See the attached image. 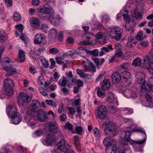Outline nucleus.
I'll return each instance as SVG.
<instances>
[{
  "mask_svg": "<svg viewBox=\"0 0 153 153\" xmlns=\"http://www.w3.org/2000/svg\"><path fill=\"white\" fill-rule=\"evenodd\" d=\"M130 129L128 130V131H123L122 133V138L123 140L125 141L126 143H123V144L127 145L128 144V142L130 144H133L134 148V149H136V147L139 146L140 144L143 143L145 141L146 138V135L145 131L143 132H139L143 134L144 137L143 139L142 140H139L138 141H136L132 140L130 138Z\"/></svg>",
  "mask_w": 153,
  "mask_h": 153,
  "instance_id": "1",
  "label": "nucleus"
},
{
  "mask_svg": "<svg viewBox=\"0 0 153 153\" xmlns=\"http://www.w3.org/2000/svg\"><path fill=\"white\" fill-rule=\"evenodd\" d=\"M103 143L106 148V153H116V142L114 139L110 137H106L103 140Z\"/></svg>",
  "mask_w": 153,
  "mask_h": 153,
  "instance_id": "2",
  "label": "nucleus"
},
{
  "mask_svg": "<svg viewBox=\"0 0 153 153\" xmlns=\"http://www.w3.org/2000/svg\"><path fill=\"white\" fill-rule=\"evenodd\" d=\"M109 36L116 40H119L121 38L123 34V30L118 27H109L108 28Z\"/></svg>",
  "mask_w": 153,
  "mask_h": 153,
  "instance_id": "3",
  "label": "nucleus"
},
{
  "mask_svg": "<svg viewBox=\"0 0 153 153\" xmlns=\"http://www.w3.org/2000/svg\"><path fill=\"white\" fill-rule=\"evenodd\" d=\"M14 86L13 81L11 79H5L4 81V91L5 94L8 96L12 95L13 92L12 87Z\"/></svg>",
  "mask_w": 153,
  "mask_h": 153,
  "instance_id": "4",
  "label": "nucleus"
},
{
  "mask_svg": "<svg viewBox=\"0 0 153 153\" xmlns=\"http://www.w3.org/2000/svg\"><path fill=\"white\" fill-rule=\"evenodd\" d=\"M102 127H104V131L106 134L109 132L113 135L116 133V127L114 124L112 122L105 121L102 124Z\"/></svg>",
  "mask_w": 153,
  "mask_h": 153,
  "instance_id": "5",
  "label": "nucleus"
},
{
  "mask_svg": "<svg viewBox=\"0 0 153 153\" xmlns=\"http://www.w3.org/2000/svg\"><path fill=\"white\" fill-rule=\"evenodd\" d=\"M52 14L51 13V10L46 7H43L39 10L38 13L39 16L43 19H48Z\"/></svg>",
  "mask_w": 153,
  "mask_h": 153,
  "instance_id": "6",
  "label": "nucleus"
},
{
  "mask_svg": "<svg viewBox=\"0 0 153 153\" xmlns=\"http://www.w3.org/2000/svg\"><path fill=\"white\" fill-rule=\"evenodd\" d=\"M142 68L146 70H148L150 74L153 75V63L151 62L149 57L146 56L143 59Z\"/></svg>",
  "mask_w": 153,
  "mask_h": 153,
  "instance_id": "7",
  "label": "nucleus"
},
{
  "mask_svg": "<svg viewBox=\"0 0 153 153\" xmlns=\"http://www.w3.org/2000/svg\"><path fill=\"white\" fill-rule=\"evenodd\" d=\"M34 42L36 45L43 46L46 44V40L44 35L41 33L36 34L34 37Z\"/></svg>",
  "mask_w": 153,
  "mask_h": 153,
  "instance_id": "8",
  "label": "nucleus"
},
{
  "mask_svg": "<svg viewBox=\"0 0 153 153\" xmlns=\"http://www.w3.org/2000/svg\"><path fill=\"white\" fill-rule=\"evenodd\" d=\"M124 122L130 125L129 129L131 131L143 132L144 130H142L141 128H137V126L133 124V121L132 119L125 118L124 119Z\"/></svg>",
  "mask_w": 153,
  "mask_h": 153,
  "instance_id": "9",
  "label": "nucleus"
},
{
  "mask_svg": "<svg viewBox=\"0 0 153 153\" xmlns=\"http://www.w3.org/2000/svg\"><path fill=\"white\" fill-rule=\"evenodd\" d=\"M107 109L106 106L103 105L100 106L97 110V117L100 119H104L107 113Z\"/></svg>",
  "mask_w": 153,
  "mask_h": 153,
  "instance_id": "10",
  "label": "nucleus"
},
{
  "mask_svg": "<svg viewBox=\"0 0 153 153\" xmlns=\"http://www.w3.org/2000/svg\"><path fill=\"white\" fill-rule=\"evenodd\" d=\"M107 97V98L106 100V102L118 105V102L117 99V98L115 97V95L113 92H108Z\"/></svg>",
  "mask_w": 153,
  "mask_h": 153,
  "instance_id": "11",
  "label": "nucleus"
},
{
  "mask_svg": "<svg viewBox=\"0 0 153 153\" xmlns=\"http://www.w3.org/2000/svg\"><path fill=\"white\" fill-rule=\"evenodd\" d=\"M37 113V117L39 120L43 122L46 121L48 117L45 112L42 109H39Z\"/></svg>",
  "mask_w": 153,
  "mask_h": 153,
  "instance_id": "12",
  "label": "nucleus"
},
{
  "mask_svg": "<svg viewBox=\"0 0 153 153\" xmlns=\"http://www.w3.org/2000/svg\"><path fill=\"white\" fill-rule=\"evenodd\" d=\"M140 90L141 92L146 93L145 97L147 100L150 101L152 99V97L151 96V93L150 91L147 89L146 86L144 85H141Z\"/></svg>",
  "mask_w": 153,
  "mask_h": 153,
  "instance_id": "13",
  "label": "nucleus"
},
{
  "mask_svg": "<svg viewBox=\"0 0 153 153\" xmlns=\"http://www.w3.org/2000/svg\"><path fill=\"white\" fill-rule=\"evenodd\" d=\"M11 118L12 122L15 124H19L21 122L22 119L21 115L19 112L16 113L15 114L12 115Z\"/></svg>",
  "mask_w": 153,
  "mask_h": 153,
  "instance_id": "14",
  "label": "nucleus"
},
{
  "mask_svg": "<svg viewBox=\"0 0 153 153\" xmlns=\"http://www.w3.org/2000/svg\"><path fill=\"white\" fill-rule=\"evenodd\" d=\"M50 22L53 25L57 26L59 24V20L60 19V16L59 15H57L55 16L54 15L52 14L48 19Z\"/></svg>",
  "mask_w": 153,
  "mask_h": 153,
  "instance_id": "15",
  "label": "nucleus"
},
{
  "mask_svg": "<svg viewBox=\"0 0 153 153\" xmlns=\"http://www.w3.org/2000/svg\"><path fill=\"white\" fill-rule=\"evenodd\" d=\"M65 140L62 139L61 140L57 143V146L58 149L62 152L66 153L68 151V149L65 147Z\"/></svg>",
  "mask_w": 153,
  "mask_h": 153,
  "instance_id": "16",
  "label": "nucleus"
},
{
  "mask_svg": "<svg viewBox=\"0 0 153 153\" xmlns=\"http://www.w3.org/2000/svg\"><path fill=\"white\" fill-rule=\"evenodd\" d=\"M136 80L140 84H142L145 86V80L144 79V74L143 73L139 72L136 75Z\"/></svg>",
  "mask_w": 153,
  "mask_h": 153,
  "instance_id": "17",
  "label": "nucleus"
},
{
  "mask_svg": "<svg viewBox=\"0 0 153 153\" xmlns=\"http://www.w3.org/2000/svg\"><path fill=\"white\" fill-rule=\"evenodd\" d=\"M6 112L7 114L10 115L11 117L12 116V115L17 112L16 108L14 105H9L6 109Z\"/></svg>",
  "mask_w": 153,
  "mask_h": 153,
  "instance_id": "18",
  "label": "nucleus"
},
{
  "mask_svg": "<svg viewBox=\"0 0 153 153\" xmlns=\"http://www.w3.org/2000/svg\"><path fill=\"white\" fill-rule=\"evenodd\" d=\"M113 49L112 46L111 45H107L105 47H103L100 49L101 51L99 53L100 56H102L105 54V53L109 52L110 50Z\"/></svg>",
  "mask_w": 153,
  "mask_h": 153,
  "instance_id": "19",
  "label": "nucleus"
},
{
  "mask_svg": "<svg viewBox=\"0 0 153 153\" xmlns=\"http://www.w3.org/2000/svg\"><path fill=\"white\" fill-rule=\"evenodd\" d=\"M30 22L31 26L34 28H37L39 26L40 22L37 18L32 17L30 19Z\"/></svg>",
  "mask_w": 153,
  "mask_h": 153,
  "instance_id": "20",
  "label": "nucleus"
},
{
  "mask_svg": "<svg viewBox=\"0 0 153 153\" xmlns=\"http://www.w3.org/2000/svg\"><path fill=\"white\" fill-rule=\"evenodd\" d=\"M41 106V104L37 100H33L30 106V109L33 112H35L37 109Z\"/></svg>",
  "mask_w": 153,
  "mask_h": 153,
  "instance_id": "21",
  "label": "nucleus"
},
{
  "mask_svg": "<svg viewBox=\"0 0 153 153\" xmlns=\"http://www.w3.org/2000/svg\"><path fill=\"white\" fill-rule=\"evenodd\" d=\"M112 81L114 83H117L119 82L121 79L120 73L116 72L113 73L111 76Z\"/></svg>",
  "mask_w": 153,
  "mask_h": 153,
  "instance_id": "22",
  "label": "nucleus"
},
{
  "mask_svg": "<svg viewBox=\"0 0 153 153\" xmlns=\"http://www.w3.org/2000/svg\"><path fill=\"white\" fill-rule=\"evenodd\" d=\"M19 94L23 102H29L31 101V98L27 94L21 92Z\"/></svg>",
  "mask_w": 153,
  "mask_h": 153,
  "instance_id": "23",
  "label": "nucleus"
},
{
  "mask_svg": "<svg viewBox=\"0 0 153 153\" xmlns=\"http://www.w3.org/2000/svg\"><path fill=\"white\" fill-rule=\"evenodd\" d=\"M110 85V82L108 80L104 79L102 82L101 88L104 90H107L109 88Z\"/></svg>",
  "mask_w": 153,
  "mask_h": 153,
  "instance_id": "24",
  "label": "nucleus"
},
{
  "mask_svg": "<svg viewBox=\"0 0 153 153\" xmlns=\"http://www.w3.org/2000/svg\"><path fill=\"white\" fill-rule=\"evenodd\" d=\"M82 28L85 32V33L82 35V37L84 38H86V39H90L91 36H92V35L87 32L89 30V27L88 26H84L82 27Z\"/></svg>",
  "mask_w": 153,
  "mask_h": 153,
  "instance_id": "25",
  "label": "nucleus"
},
{
  "mask_svg": "<svg viewBox=\"0 0 153 153\" xmlns=\"http://www.w3.org/2000/svg\"><path fill=\"white\" fill-rule=\"evenodd\" d=\"M120 111L121 114L126 115L131 114L133 113V110L131 108H122Z\"/></svg>",
  "mask_w": 153,
  "mask_h": 153,
  "instance_id": "26",
  "label": "nucleus"
},
{
  "mask_svg": "<svg viewBox=\"0 0 153 153\" xmlns=\"http://www.w3.org/2000/svg\"><path fill=\"white\" fill-rule=\"evenodd\" d=\"M49 128L51 131V132L54 134H61L60 131L58 129L56 126L53 124H50L49 126Z\"/></svg>",
  "mask_w": 153,
  "mask_h": 153,
  "instance_id": "27",
  "label": "nucleus"
},
{
  "mask_svg": "<svg viewBox=\"0 0 153 153\" xmlns=\"http://www.w3.org/2000/svg\"><path fill=\"white\" fill-rule=\"evenodd\" d=\"M122 77L124 79V81L126 82L130 78V74L127 71H124L121 73Z\"/></svg>",
  "mask_w": 153,
  "mask_h": 153,
  "instance_id": "28",
  "label": "nucleus"
},
{
  "mask_svg": "<svg viewBox=\"0 0 153 153\" xmlns=\"http://www.w3.org/2000/svg\"><path fill=\"white\" fill-rule=\"evenodd\" d=\"M142 63L141 59L139 57H137L133 60L132 65L135 67L139 66L141 65Z\"/></svg>",
  "mask_w": 153,
  "mask_h": 153,
  "instance_id": "29",
  "label": "nucleus"
},
{
  "mask_svg": "<svg viewBox=\"0 0 153 153\" xmlns=\"http://www.w3.org/2000/svg\"><path fill=\"white\" fill-rule=\"evenodd\" d=\"M53 140V138L52 134H48L47 135L45 142L47 145L51 146Z\"/></svg>",
  "mask_w": 153,
  "mask_h": 153,
  "instance_id": "30",
  "label": "nucleus"
},
{
  "mask_svg": "<svg viewBox=\"0 0 153 153\" xmlns=\"http://www.w3.org/2000/svg\"><path fill=\"white\" fill-rule=\"evenodd\" d=\"M57 33L58 32L56 29L52 28L49 30V36L52 39H55L57 37Z\"/></svg>",
  "mask_w": 153,
  "mask_h": 153,
  "instance_id": "31",
  "label": "nucleus"
},
{
  "mask_svg": "<svg viewBox=\"0 0 153 153\" xmlns=\"http://www.w3.org/2000/svg\"><path fill=\"white\" fill-rule=\"evenodd\" d=\"M74 141L75 146L77 150L79 151H80L81 146L79 142V137L75 136H74Z\"/></svg>",
  "mask_w": 153,
  "mask_h": 153,
  "instance_id": "32",
  "label": "nucleus"
},
{
  "mask_svg": "<svg viewBox=\"0 0 153 153\" xmlns=\"http://www.w3.org/2000/svg\"><path fill=\"white\" fill-rule=\"evenodd\" d=\"M100 88H98L97 91V96L103 98L105 96V91Z\"/></svg>",
  "mask_w": 153,
  "mask_h": 153,
  "instance_id": "33",
  "label": "nucleus"
},
{
  "mask_svg": "<svg viewBox=\"0 0 153 153\" xmlns=\"http://www.w3.org/2000/svg\"><path fill=\"white\" fill-rule=\"evenodd\" d=\"M19 62L22 63L25 61V54L23 51L20 50L19 51Z\"/></svg>",
  "mask_w": 153,
  "mask_h": 153,
  "instance_id": "34",
  "label": "nucleus"
},
{
  "mask_svg": "<svg viewBox=\"0 0 153 153\" xmlns=\"http://www.w3.org/2000/svg\"><path fill=\"white\" fill-rule=\"evenodd\" d=\"M76 73L80 76L81 78H84L88 76L85 73V71H83L81 69H78L76 70Z\"/></svg>",
  "mask_w": 153,
  "mask_h": 153,
  "instance_id": "35",
  "label": "nucleus"
},
{
  "mask_svg": "<svg viewBox=\"0 0 153 153\" xmlns=\"http://www.w3.org/2000/svg\"><path fill=\"white\" fill-rule=\"evenodd\" d=\"M90 63V62L87 59H86V61H82V64L85 71H87L89 70L88 66H89Z\"/></svg>",
  "mask_w": 153,
  "mask_h": 153,
  "instance_id": "36",
  "label": "nucleus"
},
{
  "mask_svg": "<svg viewBox=\"0 0 153 153\" xmlns=\"http://www.w3.org/2000/svg\"><path fill=\"white\" fill-rule=\"evenodd\" d=\"M143 31L140 30L135 36V38L138 41H140L144 39Z\"/></svg>",
  "mask_w": 153,
  "mask_h": 153,
  "instance_id": "37",
  "label": "nucleus"
},
{
  "mask_svg": "<svg viewBox=\"0 0 153 153\" xmlns=\"http://www.w3.org/2000/svg\"><path fill=\"white\" fill-rule=\"evenodd\" d=\"M147 85L149 88L150 90H153V77H151L148 80V82L147 83Z\"/></svg>",
  "mask_w": 153,
  "mask_h": 153,
  "instance_id": "38",
  "label": "nucleus"
},
{
  "mask_svg": "<svg viewBox=\"0 0 153 153\" xmlns=\"http://www.w3.org/2000/svg\"><path fill=\"white\" fill-rule=\"evenodd\" d=\"M3 69L10 73H15L16 72V69L11 67H4L3 68Z\"/></svg>",
  "mask_w": 153,
  "mask_h": 153,
  "instance_id": "39",
  "label": "nucleus"
},
{
  "mask_svg": "<svg viewBox=\"0 0 153 153\" xmlns=\"http://www.w3.org/2000/svg\"><path fill=\"white\" fill-rule=\"evenodd\" d=\"M55 60L56 63L59 65L63 64L65 61L63 57H57L56 58Z\"/></svg>",
  "mask_w": 153,
  "mask_h": 153,
  "instance_id": "40",
  "label": "nucleus"
},
{
  "mask_svg": "<svg viewBox=\"0 0 153 153\" xmlns=\"http://www.w3.org/2000/svg\"><path fill=\"white\" fill-rule=\"evenodd\" d=\"M21 17L20 14L17 12H15L13 15V19L15 21H18L20 20Z\"/></svg>",
  "mask_w": 153,
  "mask_h": 153,
  "instance_id": "41",
  "label": "nucleus"
},
{
  "mask_svg": "<svg viewBox=\"0 0 153 153\" xmlns=\"http://www.w3.org/2000/svg\"><path fill=\"white\" fill-rule=\"evenodd\" d=\"M124 96L127 98H129L131 96V91L130 90L127 89L125 91L124 93Z\"/></svg>",
  "mask_w": 153,
  "mask_h": 153,
  "instance_id": "42",
  "label": "nucleus"
},
{
  "mask_svg": "<svg viewBox=\"0 0 153 153\" xmlns=\"http://www.w3.org/2000/svg\"><path fill=\"white\" fill-rule=\"evenodd\" d=\"M143 15L140 13L137 10H135L134 11V16L135 18L137 19H141L142 18Z\"/></svg>",
  "mask_w": 153,
  "mask_h": 153,
  "instance_id": "43",
  "label": "nucleus"
},
{
  "mask_svg": "<svg viewBox=\"0 0 153 153\" xmlns=\"http://www.w3.org/2000/svg\"><path fill=\"white\" fill-rule=\"evenodd\" d=\"M59 84L61 86L65 87L66 85L67 81L65 79H61L58 82Z\"/></svg>",
  "mask_w": 153,
  "mask_h": 153,
  "instance_id": "44",
  "label": "nucleus"
},
{
  "mask_svg": "<svg viewBox=\"0 0 153 153\" xmlns=\"http://www.w3.org/2000/svg\"><path fill=\"white\" fill-rule=\"evenodd\" d=\"M73 125L71 123L67 122L65 124V129L71 131L73 129Z\"/></svg>",
  "mask_w": 153,
  "mask_h": 153,
  "instance_id": "45",
  "label": "nucleus"
},
{
  "mask_svg": "<svg viewBox=\"0 0 153 153\" xmlns=\"http://www.w3.org/2000/svg\"><path fill=\"white\" fill-rule=\"evenodd\" d=\"M45 82V81L43 79V77L42 76H40L37 81L38 84L39 85H43Z\"/></svg>",
  "mask_w": 153,
  "mask_h": 153,
  "instance_id": "46",
  "label": "nucleus"
},
{
  "mask_svg": "<svg viewBox=\"0 0 153 153\" xmlns=\"http://www.w3.org/2000/svg\"><path fill=\"white\" fill-rule=\"evenodd\" d=\"M39 90L42 95L45 96L47 95L48 94L46 92V91L44 88L40 87L39 88Z\"/></svg>",
  "mask_w": 153,
  "mask_h": 153,
  "instance_id": "47",
  "label": "nucleus"
},
{
  "mask_svg": "<svg viewBox=\"0 0 153 153\" xmlns=\"http://www.w3.org/2000/svg\"><path fill=\"white\" fill-rule=\"evenodd\" d=\"M41 29L44 32H46L48 30V27L46 24H42L41 26Z\"/></svg>",
  "mask_w": 153,
  "mask_h": 153,
  "instance_id": "48",
  "label": "nucleus"
},
{
  "mask_svg": "<svg viewBox=\"0 0 153 153\" xmlns=\"http://www.w3.org/2000/svg\"><path fill=\"white\" fill-rule=\"evenodd\" d=\"M15 27L17 30L20 33H21L23 28L22 25V24L18 25H16Z\"/></svg>",
  "mask_w": 153,
  "mask_h": 153,
  "instance_id": "49",
  "label": "nucleus"
},
{
  "mask_svg": "<svg viewBox=\"0 0 153 153\" xmlns=\"http://www.w3.org/2000/svg\"><path fill=\"white\" fill-rule=\"evenodd\" d=\"M103 33L100 32L96 35V37L98 39H101L103 41Z\"/></svg>",
  "mask_w": 153,
  "mask_h": 153,
  "instance_id": "50",
  "label": "nucleus"
},
{
  "mask_svg": "<svg viewBox=\"0 0 153 153\" xmlns=\"http://www.w3.org/2000/svg\"><path fill=\"white\" fill-rule=\"evenodd\" d=\"M49 52L50 53L53 54H56L58 52V50L56 48H53L49 49Z\"/></svg>",
  "mask_w": 153,
  "mask_h": 153,
  "instance_id": "51",
  "label": "nucleus"
},
{
  "mask_svg": "<svg viewBox=\"0 0 153 153\" xmlns=\"http://www.w3.org/2000/svg\"><path fill=\"white\" fill-rule=\"evenodd\" d=\"M41 61L44 67L46 68L48 66V62L44 57H43L41 59Z\"/></svg>",
  "mask_w": 153,
  "mask_h": 153,
  "instance_id": "52",
  "label": "nucleus"
},
{
  "mask_svg": "<svg viewBox=\"0 0 153 153\" xmlns=\"http://www.w3.org/2000/svg\"><path fill=\"white\" fill-rule=\"evenodd\" d=\"M123 19L125 20L127 22L129 23V22L130 20V16L127 14H124L123 15Z\"/></svg>",
  "mask_w": 153,
  "mask_h": 153,
  "instance_id": "53",
  "label": "nucleus"
},
{
  "mask_svg": "<svg viewBox=\"0 0 153 153\" xmlns=\"http://www.w3.org/2000/svg\"><path fill=\"white\" fill-rule=\"evenodd\" d=\"M123 55L122 51H116L115 56L117 58H120Z\"/></svg>",
  "mask_w": 153,
  "mask_h": 153,
  "instance_id": "54",
  "label": "nucleus"
},
{
  "mask_svg": "<svg viewBox=\"0 0 153 153\" xmlns=\"http://www.w3.org/2000/svg\"><path fill=\"white\" fill-rule=\"evenodd\" d=\"M129 23L126 22L125 25V27L126 29L128 31H133V28L132 27H129Z\"/></svg>",
  "mask_w": 153,
  "mask_h": 153,
  "instance_id": "55",
  "label": "nucleus"
},
{
  "mask_svg": "<svg viewBox=\"0 0 153 153\" xmlns=\"http://www.w3.org/2000/svg\"><path fill=\"white\" fill-rule=\"evenodd\" d=\"M76 132L78 134H79L82 131V128L81 126H77L75 128Z\"/></svg>",
  "mask_w": 153,
  "mask_h": 153,
  "instance_id": "56",
  "label": "nucleus"
},
{
  "mask_svg": "<svg viewBox=\"0 0 153 153\" xmlns=\"http://www.w3.org/2000/svg\"><path fill=\"white\" fill-rule=\"evenodd\" d=\"M20 39L22 40L25 44L26 43L27 38L25 35L24 34H22L21 36L20 37Z\"/></svg>",
  "mask_w": 153,
  "mask_h": 153,
  "instance_id": "57",
  "label": "nucleus"
},
{
  "mask_svg": "<svg viewBox=\"0 0 153 153\" xmlns=\"http://www.w3.org/2000/svg\"><path fill=\"white\" fill-rule=\"evenodd\" d=\"M98 50L97 49H94L92 51H91V54L94 56H96L98 55Z\"/></svg>",
  "mask_w": 153,
  "mask_h": 153,
  "instance_id": "58",
  "label": "nucleus"
},
{
  "mask_svg": "<svg viewBox=\"0 0 153 153\" xmlns=\"http://www.w3.org/2000/svg\"><path fill=\"white\" fill-rule=\"evenodd\" d=\"M148 43L147 42H142L138 44V46H140L142 47H146L148 46Z\"/></svg>",
  "mask_w": 153,
  "mask_h": 153,
  "instance_id": "59",
  "label": "nucleus"
},
{
  "mask_svg": "<svg viewBox=\"0 0 153 153\" xmlns=\"http://www.w3.org/2000/svg\"><path fill=\"white\" fill-rule=\"evenodd\" d=\"M109 108L110 111L111 113H114L116 112V109L115 107L113 106H110Z\"/></svg>",
  "mask_w": 153,
  "mask_h": 153,
  "instance_id": "60",
  "label": "nucleus"
},
{
  "mask_svg": "<svg viewBox=\"0 0 153 153\" xmlns=\"http://www.w3.org/2000/svg\"><path fill=\"white\" fill-rule=\"evenodd\" d=\"M76 81V84H77L78 87H81L83 86V82L82 80L80 79H78Z\"/></svg>",
  "mask_w": 153,
  "mask_h": 153,
  "instance_id": "61",
  "label": "nucleus"
},
{
  "mask_svg": "<svg viewBox=\"0 0 153 153\" xmlns=\"http://www.w3.org/2000/svg\"><path fill=\"white\" fill-rule=\"evenodd\" d=\"M68 109L69 111V114L72 115L74 114L76 112V110L75 109L71 107L68 108Z\"/></svg>",
  "mask_w": 153,
  "mask_h": 153,
  "instance_id": "62",
  "label": "nucleus"
},
{
  "mask_svg": "<svg viewBox=\"0 0 153 153\" xmlns=\"http://www.w3.org/2000/svg\"><path fill=\"white\" fill-rule=\"evenodd\" d=\"M116 51H121V46L119 43H117L115 44Z\"/></svg>",
  "mask_w": 153,
  "mask_h": 153,
  "instance_id": "63",
  "label": "nucleus"
},
{
  "mask_svg": "<svg viewBox=\"0 0 153 153\" xmlns=\"http://www.w3.org/2000/svg\"><path fill=\"white\" fill-rule=\"evenodd\" d=\"M63 107V104L62 103H60L59 105V109L58 110V113H61L62 111Z\"/></svg>",
  "mask_w": 153,
  "mask_h": 153,
  "instance_id": "64",
  "label": "nucleus"
}]
</instances>
